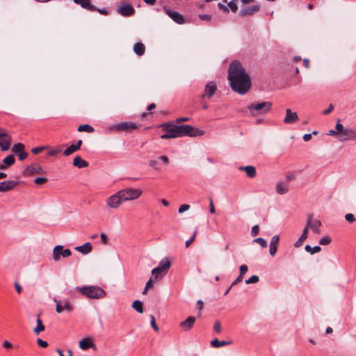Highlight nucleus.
Instances as JSON below:
<instances>
[{"label": "nucleus", "instance_id": "4", "mask_svg": "<svg viewBox=\"0 0 356 356\" xmlns=\"http://www.w3.org/2000/svg\"><path fill=\"white\" fill-rule=\"evenodd\" d=\"M176 129H177L179 137H182L184 136L195 137L200 136L204 134V131L203 130L193 128L192 126L189 124L177 125Z\"/></svg>", "mask_w": 356, "mask_h": 356}, {"label": "nucleus", "instance_id": "24", "mask_svg": "<svg viewBox=\"0 0 356 356\" xmlns=\"http://www.w3.org/2000/svg\"><path fill=\"white\" fill-rule=\"evenodd\" d=\"M74 2L80 5L83 8L95 12L96 7L90 3V0H73Z\"/></svg>", "mask_w": 356, "mask_h": 356}, {"label": "nucleus", "instance_id": "27", "mask_svg": "<svg viewBox=\"0 0 356 356\" xmlns=\"http://www.w3.org/2000/svg\"><path fill=\"white\" fill-rule=\"evenodd\" d=\"M92 246L91 243L90 242H87L83 245L76 247L74 249L83 254H86L92 251Z\"/></svg>", "mask_w": 356, "mask_h": 356}, {"label": "nucleus", "instance_id": "11", "mask_svg": "<svg viewBox=\"0 0 356 356\" xmlns=\"http://www.w3.org/2000/svg\"><path fill=\"white\" fill-rule=\"evenodd\" d=\"M307 226L309 229H311L313 232L316 234H320V227L321 226V222L319 220L314 219L312 214L307 215Z\"/></svg>", "mask_w": 356, "mask_h": 356}, {"label": "nucleus", "instance_id": "30", "mask_svg": "<svg viewBox=\"0 0 356 356\" xmlns=\"http://www.w3.org/2000/svg\"><path fill=\"white\" fill-rule=\"evenodd\" d=\"M134 51L138 56H143L145 51V46L142 42H137L134 45Z\"/></svg>", "mask_w": 356, "mask_h": 356}, {"label": "nucleus", "instance_id": "34", "mask_svg": "<svg viewBox=\"0 0 356 356\" xmlns=\"http://www.w3.org/2000/svg\"><path fill=\"white\" fill-rule=\"evenodd\" d=\"M231 342L225 341H219L218 339H215L211 341V344L215 348H219L225 345L229 344Z\"/></svg>", "mask_w": 356, "mask_h": 356}, {"label": "nucleus", "instance_id": "1", "mask_svg": "<svg viewBox=\"0 0 356 356\" xmlns=\"http://www.w3.org/2000/svg\"><path fill=\"white\" fill-rule=\"evenodd\" d=\"M227 79L232 90L240 95L245 94L251 88L250 75L238 60H234L229 64Z\"/></svg>", "mask_w": 356, "mask_h": 356}, {"label": "nucleus", "instance_id": "20", "mask_svg": "<svg viewBox=\"0 0 356 356\" xmlns=\"http://www.w3.org/2000/svg\"><path fill=\"white\" fill-rule=\"evenodd\" d=\"M195 322V318L194 316H189L185 321L179 323V326L184 331H188L191 330Z\"/></svg>", "mask_w": 356, "mask_h": 356}, {"label": "nucleus", "instance_id": "35", "mask_svg": "<svg viewBox=\"0 0 356 356\" xmlns=\"http://www.w3.org/2000/svg\"><path fill=\"white\" fill-rule=\"evenodd\" d=\"M24 145L21 143H18L13 145L12 148V152L17 155L19 153L22 152L24 150Z\"/></svg>", "mask_w": 356, "mask_h": 356}, {"label": "nucleus", "instance_id": "14", "mask_svg": "<svg viewBox=\"0 0 356 356\" xmlns=\"http://www.w3.org/2000/svg\"><path fill=\"white\" fill-rule=\"evenodd\" d=\"M163 10L165 14H167L176 23L179 24H182L184 23V16L178 12L171 10L165 7L163 8Z\"/></svg>", "mask_w": 356, "mask_h": 356}, {"label": "nucleus", "instance_id": "39", "mask_svg": "<svg viewBox=\"0 0 356 356\" xmlns=\"http://www.w3.org/2000/svg\"><path fill=\"white\" fill-rule=\"evenodd\" d=\"M78 149L76 148L74 145H71L63 151V154L65 156H68L76 152Z\"/></svg>", "mask_w": 356, "mask_h": 356}, {"label": "nucleus", "instance_id": "43", "mask_svg": "<svg viewBox=\"0 0 356 356\" xmlns=\"http://www.w3.org/2000/svg\"><path fill=\"white\" fill-rule=\"evenodd\" d=\"M253 242L259 244L262 248L267 247V242L263 238H257L253 241Z\"/></svg>", "mask_w": 356, "mask_h": 356}, {"label": "nucleus", "instance_id": "17", "mask_svg": "<svg viewBox=\"0 0 356 356\" xmlns=\"http://www.w3.org/2000/svg\"><path fill=\"white\" fill-rule=\"evenodd\" d=\"M118 12L124 17H130L135 13L134 8L129 4H124L118 9Z\"/></svg>", "mask_w": 356, "mask_h": 356}, {"label": "nucleus", "instance_id": "42", "mask_svg": "<svg viewBox=\"0 0 356 356\" xmlns=\"http://www.w3.org/2000/svg\"><path fill=\"white\" fill-rule=\"evenodd\" d=\"M331 243V238L328 236H323L319 241V244L322 245H326Z\"/></svg>", "mask_w": 356, "mask_h": 356}, {"label": "nucleus", "instance_id": "13", "mask_svg": "<svg viewBox=\"0 0 356 356\" xmlns=\"http://www.w3.org/2000/svg\"><path fill=\"white\" fill-rule=\"evenodd\" d=\"M339 140L341 142L356 140V131L350 128H346L340 134Z\"/></svg>", "mask_w": 356, "mask_h": 356}, {"label": "nucleus", "instance_id": "55", "mask_svg": "<svg viewBox=\"0 0 356 356\" xmlns=\"http://www.w3.org/2000/svg\"><path fill=\"white\" fill-rule=\"evenodd\" d=\"M37 343H38L40 347H42V348H46V347H47V346H48V343H47V341H43L42 339H40V338L37 339Z\"/></svg>", "mask_w": 356, "mask_h": 356}, {"label": "nucleus", "instance_id": "61", "mask_svg": "<svg viewBox=\"0 0 356 356\" xmlns=\"http://www.w3.org/2000/svg\"><path fill=\"white\" fill-rule=\"evenodd\" d=\"M308 232H309V227L306 225V227L304 228L300 236L306 240L308 236Z\"/></svg>", "mask_w": 356, "mask_h": 356}, {"label": "nucleus", "instance_id": "16", "mask_svg": "<svg viewBox=\"0 0 356 356\" xmlns=\"http://www.w3.org/2000/svg\"><path fill=\"white\" fill-rule=\"evenodd\" d=\"M118 130L124 131H131L134 129H136L138 126L131 122H123L117 124L114 127Z\"/></svg>", "mask_w": 356, "mask_h": 356}, {"label": "nucleus", "instance_id": "46", "mask_svg": "<svg viewBox=\"0 0 356 356\" xmlns=\"http://www.w3.org/2000/svg\"><path fill=\"white\" fill-rule=\"evenodd\" d=\"M213 330L216 333H220L221 332V324L220 321H216L213 325Z\"/></svg>", "mask_w": 356, "mask_h": 356}, {"label": "nucleus", "instance_id": "37", "mask_svg": "<svg viewBox=\"0 0 356 356\" xmlns=\"http://www.w3.org/2000/svg\"><path fill=\"white\" fill-rule=\"evenodd\" d=\"M305 250L309 252L310 254H313L314 253H317L321 251V248L318 245H316L313 248H312L309 245H307L305 248Z\"/></svg>", "mask_w": 356, "mask_h": 356}, {"label": "nucleus", "instance_id": "6", "mask_svg": "<svg viewBox=\"0 0 356 356\" xmlns=\"http://www.w3.org/2000/svg\"><path fill=\"white\" fill-rule=\"evenodd\" d=\"M171 263L170 260L165 257L159 263V266L152 270V274L155 279L163 277L169 270Z\"/></svg>", "mask_w": 356, "mask_h": 356}, {"label": "nucleus", "instance_id": "62", "mask_svg": "<svg viewBox=\"0 0 356 356\" xmlns=\"http://www.w3.org/2000/svg\"><path fill=\"white\" fill-rule=\"evenodd\" d=\"M333 110H334V106H333V105L331 104H330L329 107H328L327 109L324 110V111L322 112V113H323V115H327V114L330 113Z\"/></svg>", "mask_w": 356, "mask_h": 356}, {"label": "nucleus", "instance_id": "15", "mask_svg": "<svg viewBox=\"0 0 356 356\" xmlns=\"http://www.w3.org/2000/svg\"><path fill=\"white\" fill-rule=\"evenodd\" d=\"M217 90L216 83L211 81H209L204 88V93L202 95V98H211Z\"/></svg>", "mask_w": 356, "mask_h": 356}, {"label": "nucleus", "instance_id": "2", "mask_svg": "<svg viewBox=\"0 0 356 356\" xmlns=\"http://www.w3.org/2000/svg\"><path fill=\"white\" fill-rule=\"evenodd\" d=\"M76 290L88 298L99 299L106 296V291L98 286H77Z\"/></svg>", "mask_w": 356, "mask_h": 356}, {"label": "nucleus", "instance_id": "25", "mask_svg": "<svg viewBox=\"0 0 356 356\" xmlns=\"http://www.w3.org/2000/svg\"><path fill=\"white\" fill-rule=\"evenodd\" d=\"M279 240H280V238H279L278 235H275L271 238V241L270 243L269 252L272 257L275 256V254H276V252L277 251V245L279 243Z\"/></svg>", "mask_w": 356, "mask_h": 356}, {"label": "nucleus", "instance_id": "59", "mask_svg": "<svg viewBox=\"0 0 356 356\" xmlns=\"http://www.w3.org/2000/svg\"><path fill=\"white\" fill-rule=\"evenodd\" d=\"M101 241L103 244L106 245L108 243V236L106 234L102 233L100 234Z\"/></svg>", "mask_w": 356, "mask_h": 356}, {"label": "nucleus", "instance_id": "23", "mask_svg": "<svg viewBox=\"0 0 356 356\" xmlns=\"http://www.w3.org/2000/svg\"><path fill=\"white\" fill-rule=\"evenodd\" d=\"M260 9V6L259 5H254L249 7H245L242 8L240 10V15L245 16V15H252L254 13L258 12Z\"/></svg>", "mask_w": 356, "mask_h": 356}, {"label": "nucleus", "instance_id": "32", "mask_svg": "<svg viewBox=\"0 0 356 356\" xmlns=\"http://www.w3.org/2000/svg\"><path fill=\"white\" fill-rule=\"evenodd\" d=\"M38 318L36 320L37 325L33 329V332L35 334H39L41 332L44 331L45 329L44 325L42 323V320L40 319V314L37 315Z\"/></svg>", "mask_w": 356, "mask_h": 356}, {"label": "nucleus", "instance_id": "58", "mask_svg": "<svg viewBox=\"0 0 356 356\" xmlns=\"http://www.w3.org/2000/svg\"><path fill=\"white\" fill-rule=\"evenodd\" d=\"M199 17L202 20H204V21H210L211 19V15H210L200 14V15H199Z\"/></svg>", "mask_w": 356, "mask_h": 356}, {"label": "nucleus", "instance_id": "10", "mask_svg": "<svg viewBox=\"0 0 356 356\" xmlns=\"http://www.w3.org/2000/svg\"><path fill=\"white\" fill-rule=\"evenodd\" d=\"M124 202L119 191L108 197L106 200L107 205L112 209H118Z\"/></svg>", "mask_w": 356, "mask_h": 356}, {"label": "nucleus", "instance_id": "50", "mask_svg": "<svg viewBox=\"0 0 356 356\" xmlns=\"http://www.w3.org/2000/svg\"><path fill=\"white\" fill-rule=\"evenodd\" d=\"M259 225H254L251 229V235L252 236H256L259 234Z\"/></svg>", "mask_w": 356, "mask_h": 356}, {"label": "nucleus", "instance_id": "57", "mask_svg": "<svg viewBox=\"0 0 356 356\" xmlns=\"http://www.w3.org/2000/svg\"><path fill=\"white\" fill-rule=\"evenodd\" d=\"M218 7L220 10L223 11L224 13H229V9H228L227 6H226L225 5H224L221 3H218Z\"/></svg>", "mask_w": 356, "mask_h": 356}, {"label": "nucleus", "instance_id": "21", "mask_svg": "<svg viewBox=\"0 0 356 356\" xmlns=\"http://www.w3.org/2000/svg\"><path fill=\"white\" fill-rule=\"evenodd\" d=\"M298 120V114L296 112H293L291 109L287 108L286 111V117L284 119V122L286 124H292Z\"/></svg>", "mask_w": 356, "mask_h": 356}, {"label": "nucleus", "instance_id": "31", "mask_svg": "<svg viewBox=\"0 0 356 356\" xmlns=\"http://www.w3.org/2000/svg\"><path fill=\"white\" fill-rule=\"evenodd\" d=\"M239 169L241 170H244L246 172L247 176L250 178H253L256 176V169L252 165L241 167Z\"/></svg>", "mask_w": 356, "mask_h": 356}, {"label": "nucleus", "instance_id": "36", "mask_svg": "<svg viewBox=\"0 0 356 356\" xmlns=\"http://www.w3.org/2000/svg\"><path fill=\"white\" fill-rule=\"evenodd\" d=\"M78 131H86L87 133H92L94 131V129L89 124H82L78 127Z\"/></svg>", "mask_w": 356, "mask_h": 356}, {"label": "nucleus", "instance_id": "22", "mask_svg": "<svg viewBox=\"0 0 356 356\" xmlns=\"http://www.w3.org/2000/svg\"><path fill=\"white\" fill-rule=\"evenodd\" d=\"M79 348L81 350H86L90 348L96 349V346L90 338H83L79 341Z\"/></svg>", "mask_w": 356, "mask_h": 356}, {"label": "nucleus", "instance_id": "48", "mask_svg": "<svg viewBox=\"0 0 356 356\" xmlns=\"http://www.w3.org/2000/svg\"><path fill=\"white\" fill-rule=\"evenodd\" d=\"M345 219L350 223H353L356 220V219L354 217V215L352 213L346 214Z\"/></svg>", "mask_w": 356, "mask_h": 356}, {"label": "nucleus", "instance_id": "54", "mask_svg": "<svg viewBox=\"0 0 356 356\" xmlns=\"http://www.w3.org/2000/svg\"><path fill=\"white\" fill-rule=\"evenodd\" d=\"M149 164L154 169L159 170L160 168L158 167V161L156 160H151L149 162Z\"/></svg>", "mask_w": 356, "mask_h": 356}, {"label": "nucleus", "instance_id": "8", "mask_svg": "<svg viewBox=\"0 0 356 356\" xmlns=\"http://www.w3.org/2000/svg\"><path fill=\"white\" fill-rule=\"evenodd\" d=\"M72 254V252L70 249H64L63 246L61 245H58L55 246L53 249V259L55 261H58L60 260V257H67Z\"/></svg>", "mask_w": 356, "mask_h": 356}, {"label": "nucleus", "instance_id": "26", "mask_svg": "<svg viewBox=\"0 0 356 356\" xmlns=\"http://www.w3.org/2000/svg\"><path fill=\"white\" fill-rule=\"evenodd\" d=\"M289 184L282 181H278L276 184V192L280 195H284L289 191Z\"/></svg>", "mask_w": 356, "mask_h": 356}, {"label": "nucleus", "instance_id": "44", "mask_svg": "<svg viewBox=\"0 0 356 356\" xmlns=\"http://www.w3.org/2000/svg\"><path fill=\"white\" fill-rule=\"evenodd\" d=\"M197 233V228H195L191 237L186 242V247H188L195 241Z\"/></svg>", "mask_w": 356, "mask_h": 356}, {"label": "nucleus", "instance_id": "41", "mask_svg": "<svg viewBox=\"0 0 356 356\" xmlns=\"http://www.w3.org/2000/svg\"><path fill=\"white\" fill-rule=\"evenodd\" d=\"M237 2H238V0H232L229 3H228V6L230 8L231 10L234 13L236 12L238 10Z\"/></svg>", "mask_w": 356, "mask_h": 356}, {"label": "nucleus", "instance_id": "29", "mask_svg": "<svg viewBox=\"0 0 356 356\" xmlns=\"http://www.w3.org/2000/svg\"><path fill=\"white\" fill-rule=\"evenodd\" d=\"M335 129H331L328 132V135L330 136H337L338 134H341V133L345 129L343 125L340 122V120H338V122L335 126Z\"/></svg>", "mask_w": 356, "mask_h": 356}, {"label": "nucleus", "instance_id": "38", "mask_svg": "<svg viewBox=\"0 0 356 356\" xmlns=\"http://www.w3.org/2000/svg\"><path fill=\"white\" fill-rule=\"evenodd\" d=\"M15 159L13 155H8L3 159V163L8 166H11L15 163Z\"/></svg>", "mask_w": 356, "mask_h": 356}, {"label": "nucleus", "instance_id": "63", "mask_svg": "<svg viewBox=\"0 0 356 356\" xmlns=\"http://www.w3.org/2000/svg\"><path fill=\"white\" fill-rule=\"evenodd\" d=\"M209 207H210V212L211 213H215L216 209L214 208V204H213V200L211 198L209 199Z\"/></svg>", "mask_w": 356, "mask_h": 356}, {"label": "nucleus", "instance_id": "56", "mask_svg": "<svg viewBox=\"0 0 356 356\" xmlns=\"http://www.w3.org/2000/svg\"><path fill=\"white\" fill-rule=\"evenodd\" d=\"M305 239L302 238L301 236L296 241L294 246L296 248H299L302 245L303 242Z\"/></svg>", "mask_w": 356, "mask_h": 356}, {"label": "nucleus", "instance_id": "51", "mask_svg": "<svg viewBox=\"0 0 356 356\" xmlns=\"http://www.w3.org/2000/svg\"><path fill=\"white\" fill-rule=\"evenodd\" d=\"M47 181L46 177H36L34 180V183L37 184H42Z\"/></svg>", "mask_w": 356, "mask_h": 356}, {"label": "nucleus", "instance_id": "60", "mask_svg": "<svg viewBox=\"0 0 356 356\" xmlns=\"http://www.w3.org/2000/svg\"><path fill=\"white\" fill-rule=\"evenodd\" d=\"M17 156L19 161H24L25 159H26L28 154L23 150L22 152L19 153Z\"/></svg>", "mask_w": 356, "mask_h": 356}, {"label": "nucleus", "instance_id": "19", "mask_svg": "<svg viewBox=\"0 0 356 356\" xmlns=\"http://www.w3.org/2000/svg\"><path fill=\"white\" fill-rule=\"evenodd\" d=\"M19 184L18 181L7 180L0 182V192H6L12 190Z\"/></svg>", "mask_w": 356, "mask_h": 356}, {"label": "nucleus", "instance_id": "18", "mask_svg": "<svg viewBox=\"0 0 356 356\" xmlns=\"http://www.w3.org/2000/svg\"><path fill=\"white\" fill-rule=\"evenodd\" d=\"M12 143V137L6 132L0 139V148L3 152L9 149Z\"/></svg>", "mask_w": 356, "mask_h": 356}, {"label": "nucleus", "instance_id": "33", "mask_svg": "<svg viewBox=\"0 0 356 356\" xmlns=\"http://www.w3.org/2000/svg\"><path fill=\"white\" fill-rule=\"evenodd\" d=\"M131 306L133 309H134L138 313L141 314L143 312V304L141 301L134 300Z\"/></svg>", "mask_w": 356, "mask_h": 356}, {"label": "nucleus", "instance_id": "3", "mask_svg": "<svg viewBox=\"0 0 356 356\" xmlns=\"http://www.w3.org/2000/svg\"><path fill=\"white\" fill-rule=\"evenodd\" d=\"M271 102H262L256 104H251L248 106V108L253 116H257L268 113L271 109Z\"/></svg>", "mask_w": 356, "mask_h": 356}, {"label": "nucleus", "instance_id": "49", "mask_svg": "<svg viewBox=\"0 0 356 356\" xmlns=\"http://www.w3.org/2000/svg\"><path fill=\"white\" fill-rule=\"evenodd\" d=\"M240 273L239 275L243 277V275L247 273L248 268L246 265L243 264L240 266Z\"/></svg>", "mask_w": 356, "mask_h": 356}, {"label": "nucleus", "instance_id": "47", "mask_svg": "<svg viewBox=\"0 0 356 356\" xmlns=\"http://www.w3.org/2000/svg\"><path fill=\"white\" fill-rule=\"evenodd\" d=\"M150 318H151V321H150V324L152 327V328L155 330V331H158L159 330V327L157 326V325L156 324V321H155V318L153 315H151L150 316Z\"/></svg>", "mask_w": 356, "mask_h": 356}, {"label": "nucleus", "instance_id": "40", "mask_svg": "<svg viewBox=\"0 0 356 356\" xmlns=\"http://www.w3.org/2000/svg\"><path fill=\"white\" fill-rule=\"evenodd\" d=\"M62 152L60 147H56L55 149H50L47 151V155L49 156H55Z\"/></svg>", "mask_w": 356, "mask_h": 356}, {"label": "nucleus", "instance_id": "52", "mask_svg": "<svg viewBox=\"0 0 356 356\" xmlns=\"http://www.w3.org/2000/svg\"><path fill=\"white\" fill-rule=\"evenodd\" d=\"M48 148L47 147H36L32 149V152L34 154H38L42 152L43 149Z\"/></svg>", "mask_w": 356, "mask_h": 356}, {"label": "nucleus", "instance_id": "45", "mask_svg": "<svg viewBox=\"0 0 356 356\" xmlns=\"http://www.w3.org/2000/svg\"><path fill=\"white\" fill-rule=\"evenodd\" d=\"M257 282H259V277L257 275H252L249 279L246 280L245 282V284H249L257 283Z\"/></svg>", "mask_w": 356, "mask_h": 356}, {"label": "nucleus", "instance_id": "7", "mask_svg": "<svg viewBox=\"0 0 356 356\" xmlns=\"http://www.w3.org/2000/svg\"><path fill=\"white\" fill-rule=\"evenodd\" d=\"M161 127L163 130L166 132L165 134L161 135V138L162 139L179 138L177 129H176L177 125L165 123L163 124Z\"/></svg>", "mask_w": 356, "mask_h": 356}, {"label": "nucleus", "instance_id": "28", "mask_svg": "<svg viewBox=\"0 0 356 356\" xmlns=\"http://www.w3.org/2000/svg\"><path fill=\"white\" fill-rule=\"evenodd\" d=\"M73 165L79 168H83L88 166V163L80 156H76L73 160Z\"/></svg>", "mask_w": 356, "mask_h": 356}, {"label": "nucleus", "instance_id": "12", "mask_svg": "<svg viewBox=\"0 0 356 356\" xmlns=\"http://www.w3.org/2000/svg\"><path fill=\"white\" fill-rule=\"evenodd\" d=\"M25 176H31L34 174H44V172L42 167L38 163H33L29 165L23 172Z\"/></svg>", "mask_w": 356, "mask_h": 356}, {"label": "nucleus", "instance_id": "53", "mask_svg": "<svg viewBox=\"0 0 356 356\" xmlns=\"http://www.w3.org/2000/svg\"><path fill=\"white\" fill-rule=\"evenodd\" d=\"M190 209V205L184 204H181L179 208V213H184Z\"/></svg>", "mask_w": 356, "mask_h": 356}, {"label": "nucleus", "instance_id": "5", "mask_svg": "<svg viewBox=\"0 0 356 356\" xmlns=\"http://www.w3.org/2000/svg\"><path fill=\"white\" fill-rule=\"evenodd\" d=\"M124 202L132 201L139 198L143 191L140 188H125L119 191Z\"/></svg>", "mask_w": 356, "mask_h": 356}, {"label": "nucleus", "instance_id": "64", "mask_svg": "<svg viewBox=\"0 0 356 356\" xmlns=\"http://www.w3.org/2000/svg\"><path fill=\"white\" fill-rule=\"evenodd\" d=\"M95 11H97L99 13L104 15H108V10L104 8H96Z\"/></svg>", "mask_w": 356, "mask_h": 356}, {"label": "nucleus", "instance_id": "9", "mask_svg": "<svg viewBox=\"0 0 356 356\" xmlns=\"http://www.w3.org/2000/svg\"><path fill=\"white\" fill-rule=\"evenodd\" d=\"M54 301L56 304V311L58 314H60L63 311L72 312L74 309V306L68 300H65L63 302H62L61 300L54 298Z\"/></svg>", "mask_w": 356, "mask_h": 356}]
</instances>
